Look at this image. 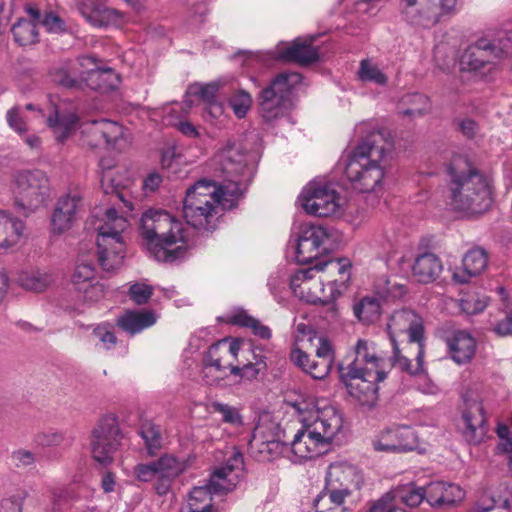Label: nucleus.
Returning <instances> with one entry per match:
<instances>
[{"instance_id":"1","label":"nucleus","mask_w":512,"mask_h":512,"mask_svg":"<svg viewBox=\"0 0 512 512\" xmlns=\"http://www.w3.org/2000/svg\"><path fill=\"white\" fill-rule=\"evenodd\" d=\"M140 234L149 254L162 263L186 258L194 246L184 224L162 209L150 208L142 214Z\"/></svg>"},{"instance_id":"2","label":"nucleus","mask_w":512,"mask_h":512,"mask_svg":"<svg viewBox=\"0 0 512 512\" xmlns=\"http://www.w3.org/2000/svg\"><path fill=\"white\" fill-rule=\"evenodd\" d=\"M393 148L384 130L371 132L358 144L345 165L344 173L355 189L375 192L382 185L386 160Z\"/></svg>"},{"instance_id":"3","label":"nucleus","mask_w":512,"mask_h":512,"mask_svg":"<svg viewBox=\"0 0 512 512\" xmlns=\"http://www.w3.org/2000/svg\"><path fill=\"white\" fill-rule=\"evenodd\" d=\"M446 171L451 205L455 210L480 214L490 207V187L466 156H453Z\"/></svg>"},{"instance_id":"4","label":"nucleus","mask_w":512,"mask_h":512,"mask_svg":"<svg viewBox=\"0 0 512 512\" xmlns=\"http://www.w3.org/2000/svg\"><path fill=\"white\" fill-rule=\"evenodd\" d=\"M302 82L298 72L285 71L276 75L257 97L263 120L272 123L286 116L293 107L292 91Z\"/></svg>"},{"instance_id":"5","label":"nucleus","mask_w":512,"mask_h":512,"mask_svg":"<svg viewBox=\"0 0 512 512\" xmlns=\"http://www.w3.org/2000/svg\"><path fill=\"white\" fill-rule=\"evenodd\" d=\"M106 221L98 228V261L104 271L117 269L124 259V242L121 233L127 227L124 217L118 215L114 207L105 213Z\"/></svg>"},{"instance_id":"6","label":"nucleus","mask_w":512,"mask_h":512,"mask_svg":"<svg viewBox=\"0 0 512 512\" xmlns=\"http://www.w3.org/2000/svg\"><path fill=\"white\" fill-rule=\"evenodd\" d=\"M13 195L16 208L27 216L49 201L50 180L46 173L39 169L20 171L15 175Z\"/></svg>"},{"instance_id":"7","label":"nucleus","mask_w":512,"mask_h":512,"mask_svg":"<svg viewBox=\"0 0 512 512\" xmlns=\"http://www.w3.org/2000/svg\"><path fill=\"white\" fill-rule=\"evenodd\" d=\"M512 53V31L500 32L495 38H480L469 45L460 57L463 71H477Z\"/></svg>"},{"instance_id":"8","label":"nucleus","mask_w":512,"mask_h":512,"mask_svg":"<svg viewBox=\"0 0 512 512\" xmlns=\"http://www.w3.org/2000/svg\"><path fill=\"white\" fill-rule=\"evenodd\" d=\"M364 482L361 471L347 462H335L329 465L323 491L314 500L315 507L326 496L332 504L340 506L353 490H359Z\"/></svg>"},{"instance_id":"9","label":"nucleus","mask_w":512,"mask_h":512,"mask_svg":"<svg viewBox=\"0 0 512 512\" xmlns=\"http://www.w3.org/2000/svg\"><path fill=\"white\" fill-rule=\"evenodd\" d=\"M121 431L114 416H105L98 421L91 432V453L93 459L102 466L114 461V455L120 446Z\"/></svg>"},{"instance_id":"10","label":"nucleus","mask_w":512,"mask_h":512,"mask_svg":"<svg viewBox=\"0 0 512 512\" xmlns=\"http://www.w3.org/2000/svg\"><path fill=\"white\" fill-rule=\"evenodd\" d=\"M300 206L310 215L329 217L340 208L339 194L328 184L310 183L298 197Z\"/></svg>"},{"instance_id":"11","label":"nucleus","mask_w":512,"mask_h":512,"mask_svg":"<svg viewBox=\"0 0 512 512\" xmlns=\"http://www.w3.org/2000/svg\"><path fill=\"white\" fill-rule=\"evenodd\" d=\"M339 378L347 389L351 397L362 406L372 408L378 399L376 375L372 373H351L350 370L342 369V364L338 365Z\"/></svg>"},{"instance_id":"12","label":"nucleus","mask_w":512,"mask_h":512,"mask_svg":"<svg viewBox=\"0 0 512 512\" xmlns=\"http://www.w3.org/2000/svg\"><path fill=\"white\" fill-rule=\"evenodd\" d=\"M384 362L373 341L359 339L354 346V358L347 365L342 364V369L350 370L351 373H372L376 375V380L384 381L387 377Z\"/></svg>"},{"instance_id":"13","label":"nucleus","mask_w":512,"mask_h":512,"mask_svg":"<svg viewBox=\"0 0 512 512\" xmlns=\"http://www.w3.org/2000/svg\"><path fill=\"white\" fill-rule=\"evenodd\" d=\"M418 436L414 429L406 425H393L381 431L373 440L376 451L404 453L416 449Z\"/></svg>"},{"instance_id":"14","label":"nucleus","mask_w":512,"mask_h":512,"mask_svg":"<svg viewBox=\"0 0 512 512\" xmlns=\"http://www.w3.org/2000/svg\"><path fill=\"white\" fill-rule=\"evenodd\" d=\"M392 345L397 344L396 338L408 335L409 343L424 344V326L422 318L411 309L395 311L387 324Z\"/></svg>"},{"instance_id":"15","label":"nucleus","mask_w":512,"mask_h":512,"mask_svg":"<svg viewBox=\"0 0 512 512\" xmlns=\"http://www.w3.org/2000/svg\"><path fill=\"white\" fill-rule=\"evenodd\" d=\"M83 208V198L79 193H67L55 203L51 215V231L54 235H61L70 230L77 221Z\"/></svg>"},{"instance_id":"16","label":"nucleus","mask_w":512,"mask_h":512,"mask_svg":"<svg viewBox=\"0 0 512 512\" xmlns=\"http://www.w3.org/2000/svg\"><path fill=\"white\" fill-rule=\"evenodd\" d=\"M328 238L326 230L317 225H305L293 244L295 260L308 264L321 255V246Z\"/></svg>"},{"instance_id":"17","label":"nucleus","mask_w":512,"mask_h":512,"mask_svg":"<svg viewBox=\"0 0 512 512\" xmlns=\"http://www.w3.org/2000/svg\"><path fill=\"white\" fill-rule=\"evenodd\" d=\"M399 11L409 25L429 28L439 22V14L430 0H401Z\"/></svg>"},{"instance_id":"18","label":"nucleus","mask_w":512,"mask_h":512,"mask_svg":"<svg viewBox=\"0 0 512 512\" xmlns=\"http://www.w3.org/2000/svg\"><path fill=\"white\" fill-rule=\"evenodd\" d=\"M314 436H318L326 446L341 431L343 418L341 413L333 406H327L317 410L313 419L306 422Z\"/></svg>"},{"instance_id":"19","label":"nucleus","mask_w":512,"mask_h":512,"mask_svg":"<svg viewBox=\"0 0 512 512\" xmlns=\"http://www.w3.org/2000/svg\"><path fill=\"white\" fill-rule=\"evenodd\" d=\"M79 65L85 69L84 84L93 90L106 93L117 87L118 75L111 68L101 69L93 56L79 57Z\"/></svg>"},{"instance_id":"20","label":"nucleus","mask_w":512,"mask_h":512,"mask_svg":"<svg viewBox=\"0 0 512 512\" xmlns=\"http://www.w3.org/2000/svg\"><path fill=\"white\" fill-rule=\"evenodd\" d=\"M222 172L233 182L248 170V154L241 143L229 142L219 154Z\"/></svg>"},{"instance_id":"21","label":"nucleus","mask_w":512,"mask_h":512,"mask_svg":"<svg viewBox=\"0 0 512 512\" xmlns=\"http://www.w3.org/2000/svg\"><path fill=\"white\" fill-rule=\"evenodd\" d=\"M462 420L464 422L463 435L465 439L473 444L480 443L486 434V418L482 402L478 400L467 401L462 412Z\"/></svg>"},{"instance_id":"22","label":"nucleus","mask_w":512,"mask_h":512,"mask_svg":"<svg viewBox=\"0 0 512 512\" xmlns=\"http://www.w3.org/2000/svg\"><path fill=\"white\" fill-rule=\"evenodd\" d=\"M154 463L158 474V481L155 482L154 488L159 496H163L169 492L173 481L187 469V461L165 454Z\"/></svg>"},{"instance_id":"23","label":"nucleus","mask_w":512,"mask_h":512,"mask_svg":"<svg viewBox=\"0 0 512 512\" xmlns=\"http://www.w3.org/2000/svg\"><path fill=\"white\" fill-rule=\"evenodd\" d=\"M289 449L299 460H308L322 455L326 451V444L312 434V430L305 422L303 428L294 435Z\"/></svg>"},{"instance_id":"24","label":"nucleus","mask_w":512,"mask_h":512,"mask_svg":"<svg viewBox=\"0 0 512 512\" xmlns=\"http://www.w3.org/2000/svg\"><path fill=\"white\" fill-rule=\"evenodd\" d=\"M423 489L425 500L434 508L450 507L464 497V492L458 485L441 481L430 482Z\"/></svg>"},{"instance_id":"25","label":"nucleus","mask_w":512,"mask_h":512,"mask_svg":"<svg viewBox=\"0 0 512 512\" xmlns=\"http://www.w3.org/2000/svg\"><path fill=\"white\" fill-rule=\"evenodd\" d=\"M158 320L154 310H127L118 317L116 324L124 332L134 336L152 327Z\"/></svg>"},{"instance_id":"26","label":"nucleus","mask_w":512,"mask_h":512,"mask_svg":"<svg viewBox=\"0 0 512 512\" xmlns=\"http://www.w3.org/2000/svg\"><path fill=\"white\" fill-rule=\"evenodd\" d=\"M77 7L81 15L93 26L106 27L119 17V13L96 0H78Z\"/></svg>"},{"instance_id":"27","label":"nucleus","mask_w":512,"mask_h":512,"mask_svg":"<svg viewBox=\"0 0 512 512\" xmlns=\"http://www.w3.org/2000/svg\"><path fill=\"white\" fill-rule=\"evenodd\" d=\"M223 345L221 342L212 344L203 360V378L209 385L226 377V369H230L229 362L224 360L226 356L222 353Z\"/></svg>"},{"instance_id":"28","label":"nucleus","mask_w":512,"mask_h":512,"mask_svg":"<svg viewBox=\"0 0 512 512\" xmlns=\"http://www.w3.org/2000/svg\"><path fill=\"white\" fill-rule=\"evenodd\" d=\"M244 465L243 455L240 451H234L226 463L216 468L211 474V485L216 491H232L235 488L234 479L230 476L234 471L242 470Z\"/></svg>"},{"instance_id":"29","label":"nucleus","mask_w":512,"mask_h":512,"mask_svg":"<svg viewBox=\"0 0 512 512\" xmlns=\"http://www.w3.org/2000/svg\"><path fill=\"white\" fill-rule=\"evenodd\" d=\"M313 39L294 40L290 46L279 53V59L295 62L301 66H308L319 59L318 48L312 45Z\"/></svg>"},{"instance_id":"30","label":"nucleus","mask_w":512,"mask_h":512,"mask_svg":"<svg viewBox=\"0 0 512 512\" xmlns=\"http://www.w3.org/2000/svg\"><path fill=\"white\" fill-rule=\"evenodd\" d=\"M95 270L89 263H80L72 275V283L88 300H96L103 295L102 286L94 283Z\"/></svg>"},{"instance_id":"31","label":"nucleus","mask_w":512,"mask_h":512,"mask_svg":"<svg viewBox=\"0 0 512 512\" xmlns=\"http://www.w3.org/2000/svg\"><path fill=\"white\" fill-rule=\"evenodd\" d=\"M79 59L66 61L51 71L53 81L67 89H82L85 80V70H80Z\"/></svg>"},{"instance_id":"32","label":"nucleus","mask_w":512,"mask_h":512,"mask_svg":"<svg viewBox=\"0 0 512 512\" xmlns=\"http://www.w3.org/2000/svg\"><path fill=\"white\" fill-rule=\"evenodd\" d=\"M487 263L488 257L484 249H471L463 257L462 271H456L453 279L461 284L468 283L471 277L479 275L486 268Z\"/></svg>"},{"instance_id":"33","label":"nucleus","mask_w":512,"mask_h":512,"mask_svg":"<svg viewBox=\"0 0 512 512\" xmlns=\"http://www.w3.org/2000/svg\"><path fill=\"white\" fill-rule=\"evenodd\" d=\"M452 359L458 364L468 363L476 350L475 339L465 331H456L446 339Z\"/></svg>"},{"instance_id":"34","label":"nucleus","mask_w":512,"mask_h":512,"mask_svg":"<svg viewBox=\"0 0 512 512\" xmlns=\"http://www.w3.org/2000/svg\"><path fill=\"white\" fill-rule=\"evenodd\" d=\"M442 269V262L438 256L433 253H423L416 257L412 274L418 282L427 284L435 281Z\"/></svg>"},{"instance_id":"35","label":"nucleus","mask_w":512,"mask_h":512,"mask_svg":"<svg viewBox=\"0 0 512 512\" xmlns=\"http://www.w3.org/2000/svg\"><path fill=\"white\" fill-rule=\"evenodd\" d=\"M230 374L239 377L243 381H254L264 377L267 373L266 356L261 353L252 352V359L243 366L228 363Z\"/></svg>"},{"instance_id":"36","label":"nucleus","mask_w":512,"mask_h":512,"mask_svg":"<svg viewBox=\"0 0 512 512\" xmlns=\"http://www.w3.org/2000/svg\"><path fill=\"white\" fill-rule=\"evenodd\" d=\"M220 207H205L193 210L191 214L188 207H183V216L188 225L198 230L212 231L216 228Z\"/></svg>"},{"instance_id":"37","label":"nucleus","mask_w":512,"mask_h":512,"mask_svg":"<svg viewBox=\"0 0 512 512\" xmlns=\"http://www.w3.org/2000/svg\"><path fill=\"white\" fill-rule=\"evenodd\" d=\"M24 230V223L0 211V249L15 245Z\"/></svg>"},{"instance_id":"38","label":"nucleus","mask_w":512,"mask_h":512,"mask_svg":"<svg viewBox=\"0 0 512 512\" xmlns=\"http://www.w3.org/2000/svg\"><path fill=\"white\" fill-rule=\"evenodd\" d=\"M291 358L294 363L299 366L304 372L311 375L313 379L323 380L325 379L332 368V364L326 363L324 368H320L322 360L321 359H313L311 360L309 356L300 349H296L291 353Z\"/></svg>"},{"instance_id":"39","label":"nucleus","mask_w":512,"mask_h":512,"mask_svg":"<svg viewBox=\"0 0 512 512\" xmlns=\"http://www.w3.org/2000/svg\"><path fill=\"white\" fill-rule=\"evenodd\" d=\"M249 449L258 461L270 462L280 457L289 447L285 440H277L263 443L249 442Z\"/></svg>"},{"instance_id":"40","label":"nucleus","mask_w":512,"mask_h":512,"mask_svg":"<svg viewBox=\"0 0 512 512\" xmlns=\"http://www.w3.org/2000/svg\"><path fill=\"white\" fill-rule=\"evenodd\" d=\"M417 345V353H416V362L413 364L411 360L403 355H401L400 350L397 344L393 346V356L391 358L392 365L397 367L403 372L408 373L409 375H419L423 372V358H424V344H416Z\"/></svg>"},{"instance_id":"41","label":"nucleus","mask_w":512,"mask_h":512,"mask_svg":"<svg viewBox=\"0 0 512 512\" xmlns=\"http://www.w3.org/2000/svg\"><path fill=\"white\" fill-rule=\"evenodd\" d=\"M77 122L78 117L75 114L60 117L57 111L47 118V123L49 127L53 128L54 136L58 143H63L68 139Z\"/></svg>"},{"instance_id":"42","label":"nucleus","mask_w":512,"mask_h":512,"mask_svg":"<svg viewBox=\"0 0 512 512\" xmlns=\"http://www.w3.org/2000/svg\"><path fill=\"white\" fill-rule=\"evenodd\" d=\"M228 322L232 325L251 329L253 334L261 339L268 340L271 338L272 333L270 328L263 325L258 319L249 315L244 310L233 313Z\"/></svg>"},{"instance_id":"43","label":"nucleus","mask_w":512,"mask_h":512,"mask_svg":"<svg viewBox=\"0 0 512 512\" xmlns=\"http://www.w3.org/2000/svg\"><path fill=\"white\" fill-rule=\"evenodd\" d=\"M14 41L19 46H29L38 43L37 25L27 19H19L11 28Z\"/></svg>"},{"instance_id":"44","label":"nucleus","mask_w":512,"mask_h":512,"mask_svg":"<svg viewBox=\"0 0 512 512\" xmlns=\"http://www.w3.org/2000/svg\"><path fill=\"white\" fill-rule=\"evenodd\" d=\"M355 316L364 323H373L381 315V304L374 296H365L353 308Z\"/></svg>"},{"instance_id":"45","label":"nucleus","mask_w":512,"mask_h":512,"mask_svg":"<svg viewBox=\"0 0 512 512\" xmlns=\"http://www.w3.org/2000/svg\"><path fill=\"white\" fill-rule=\"evenodd\" d=\"M139 435L144 440L147 453L150 456L156 455V453L162 447V434L159 425H156L152 421H144L139 428Z\"/></svg>"},{"instance_id":"46","label":"nucleus","mask_w":512,"mask_h":512,"mask_svg":"<svg viewBox=\"0 0 512 512\" xmlns=\"http://www.w3.org/2000/svg\"><path fill=\"white\" fill-rule=\"evenodd\" d=\"M285 440V431L282 430L278 423L267 420L259 422L253 430L252 437L249 442H268Z\"/></svg>"},{"instance_id":"47","label":"nucleus","mask_w":512,"mask_h":512,"mask_svg":"<svg viewBox=\"0 0 512 512\" xmlns=\"http://www.w3.org/2000/svg\"><path fill=\"white\" fill-rule=\"evenodd\" d=\"M225 491H216L211 485V478L205 486L194 487L189 493L188 504L198 506L202 509L212 510L215 512L212 494H220Z\"/></svg>"},{"instance_id":"48","label":"nucleus","mask_w":512,"mask_h":512,"mask_svg":"<svg viewBox=\"0 0 512 512\" xmlns=\"http://www.w3.org/2000/svg\"><path fill=\"white\" fill-rule=\"evenodd\" d=\"M357 74L359 80L362 82L374 83L379 86H385L388 82V77L377 64L369 59H363L360 62Z\"/></svg>"},{"instance_id":"49","label":"nucleus","mask_w":512,"mask_h":512,"mask_svg":"<svg viewBox=\"0 0 512 512\" xmlns=\"http://www.w3.org/2000/svg\"><path fill=\"white\" fill-rule=\"evenodd\" d=\"M194 190L195 188H188L183 200V207H188L191 216H193L192 211L199 210V207H219L222 203L223 197L213 195H200V197H196Z\"/></svg>"},{"instance_id":"50","label":"nucleus","mask_w":512,"mask_h":512,"mask_svg":"<svg viewBox=\"0 0 512 512\" xmlns=\"http://www.w3.org/2000/svg\"><path fill=\"white\" fill-rule=\"evenodd\" d=\"M94 131L101 134L103 144L108 146L114 145L123 135V128L121 125L117 122L104 118L98 120V127H96V130L94 129Z\"/></svg>"},{"instance_id":"51","label":"nucleus","mask_w":512,"mask_h":512,"mask_svg":"<svg viewBox=\"0 0 512 512\" xmlns=\"http://www.w3.org/2000/svg\"><path fill=\"white\" fill-rule=\"evenodd\" d=\"M251 95L242 89L234 91L228 98V103L234 114L239 118H244L252 106Z\"/></svg>"},{"instance_id":"52","label":"nucleus","mask_w":512,"mask_h":512,"mask_svg":"<svg viewBox=\"0 0 512 512\" xmlns=\"http://www.w3.org/2000/svg\"><path fill=\"white\" fill-rule=\"evenodd\" d=\"M397 497L406 506L417 507L425 500V491L423 487H417L414 484H409L398 489Z\"/></svg>"},{"instance_id":"53","label":"nucleus","mask_w":512,"mask_h":512,"mask_svg":"<svg viewBox=\"0 0 512 512\" xmlns=\"http://www.w3.org/2000/svg\"><path fill=\"white\" fill-rule=\"evenodd\" d=\"M65 434L59 431H42L35 435L34 442L41 448H52L63 445L66 441Z\"/></svg>"},{"instance_id":"54","label":"nucleus","mask_w":512,"mask_h":512,"mask_svg":"<svg viewBox=\"0 0 512 512\" xmlns=\"http://www.w3.org/2000/svg\"><path fill=\"white\" fill-rule=\"evenodd\" d=\"M37 455L27 449L19 448L11 453V461L18 469H33L37 463Z\"/></svg>"},{"instance_id":"55","label":"nucleus","mask_w":512,"mask_h":512,"mask_svg":"<svg viewBox=\"0 0 512 512\" xmlns=\"http://www.w3.org/2000/svg\"><path fill=\"white\" fill-rule=\"evenodd\" d=\"M322 270L318 265L313 268L299 269L290 278V287L295 294L298 293V289H301L299 293L303 294V285H307L310 280L314 277V272Z\"/></svg>"},{"instance_id":"56","label":"nucleus","mask_w":512,"mask_h":512,"mask_svg":"<svg viewBox=\"0 0 512 512\" xmlns=\"http://www.w3.org/2000/svg\"><path fill=\"white\" fill-rule=\"evenodd\" d=\"M211 407L214 412L222 415L223 422L232 425H242V416L235 407L221 402H213Z\"/></svg>"},{"instance_id":"57","label":"nucleus","mask_w":512,"mask_h":512,"mask_svg":"<svg viewBox=\"0 0 512 512\" xmlns=\"http://www.w3.org/2000/svg\"><path fill=\"white\" fill-rule=\"evenodd\" d=\"M153 287L145 283H134L129 288L130 299L137 305L146 304L153 295Z\"/></svg>"},{"instance_id":"58","label":"nucleus","mask_w":512,"mask_h":512,"mask_svg":"<svg viewBox=\"0 0 512 512\" xmlns=\"http://www.w3.org/2000/svg\"><path fill=\"white\" fill-rule=\"evenodd\" d=\"M50 283L48 275H41L38 273H31L21 279V285L27 289L35 292L43 291Z\"/></svg>"},{"instance_id":"59","label":"nucleus","mask_w":512,"mask_h":512,"mask_svg":"<svg viewBox=\"0 0 512 512\" xmlns=\"http://www.w3.org/2000/svg\"><path fill=\"white\" fill-rule=\"evenodd\" d=\"M100 165L103 169H106V171L103 172L102 177H101V185L104 190V193L105 194H115V196L117 198H119L121 201L125 202L123 195L121 194V192L119 190V185L114 183V179L110 174L109 170H110L111 166L110 165L106 166L104 159H102L100 161Z\"/></svg>"},{"instance_id":"60","label":"nucleus","mask_w":512,"mask_h":512,"mask_svg":"<svg viewBox=\"0 0 512 512\" xmlns=\"http://www.w3.org/2000/svg\"><path fill=\"white\" fill-rule=\"evenodd\" d=\"M6 119L8 125L19 135H24L27 131V124L21 115L20 107L15 106L7 111Z\"/></svg>"},{"instance_id":"61","label":"nucleus","mask_w":512,"mask_h":512,"mask_svg":"<svg viewBox=\"0 0 512 512\" xmlns=\"http://www.w3.org/2000/svg\"><path fill=\"white\" fill-rule=\"evenodd\" d=\"M25 491L17 492L0 502V512H22L23 501L26 498Z\"/></svg>"},{"instance_id":"62","label":"nucleus","mask_w":512,"mask_h":512,"mask_svg":"<svg viewBox=\"0 0 512 512\" xmlns=\"http://www.w3.org/2000/svg\"><path fill=\"white\" fill-rule=\"evenodd\" d=\"M189 188H195L194 194L197 197L200 195H213L223 197L225 192L222 188H217L214 181L201 179Z\"/></svg>"},{"instance_id":"63","label":"nucleus","mask_w":512,"mask_h":512,"mask_svg":"<svg viewBox=\"0 0 512 512\" xmlns=\"http://www.w3.org/2000/svg\"><path fill=\"white\" fill-rule=\"evenodd\" d=\"M104 347L109 350L117 344V337L115 333L108 327V325H99L94 328L92 332Z\"/></svg>"},{"instance_id":"64","label":"nucleus","mask_w":512,"mask_h":512,"mask_svg":"<svg viewBox=\"0 0 512 512\" xmlns=\"http://www.w3.org/2000/svg\"><path fill=\"white\" fill-rule=\"evenodd\" d=\"M136 478L141 482L158 481L157 468L154 461L146 464H137L134 468Z\"/></svg>"}]
</instances>
